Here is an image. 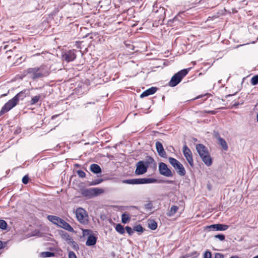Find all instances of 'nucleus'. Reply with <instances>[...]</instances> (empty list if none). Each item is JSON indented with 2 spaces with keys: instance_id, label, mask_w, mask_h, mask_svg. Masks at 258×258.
<instances>
[{
  "instance_id": "f257e3e1",
  "label": "nucleus",
  "mask_w": 258,
  "mask_h": 258,
  "mask_svg": "<svg viewBox=\"0 0 258 258\" xmlns=\"http://www.w3.org/2000/svg\"><path fill=\"white\" fill-rule=\"evenodd\" d=\"M196 150L203 162L207 166H209L211 165L212 164V159L209 154L207 148L204 145L199 144L196 145Z\"/></svg>"
},
{
  "instance_id": "f03ea898",
  "label": "nucleus",
  "mask_w": 258,
  "mask_h": 258,
  "mask_svg": "<svg viewBox=\"0 0 258 258\" xmlns=\"http://www.w3.org/2000/svg\"><path fill=\"white\" fill-rule=\"evenodd\" d=\"M26 72L27 74H32L31 78L34 80L46 77L50 73L44 66H41L39 68H29L26 71Z\"/></svg>"
},
{
  "instance_id": "7ed1b4c3",
  "label": "nucleus",
  "mask_w": 258,
  "mask_h": 258,
  "mask_svg": "<svg viewBox=\"0 0 258 258\" xmlns=\"http://www.w3.org/2000/svg\"><path fill=\"white\" fill-rule=\"evenodd\" d=\"M121 182L122 183L129 184H144L156 183L158 182V180L156 178H142L124 179Z\"/></svg>"
},
{
  "instance_id": "20e7f679",
  "label": "nucleus",
  "mask_w": 258,
  "mask_h": 258,
  "mask_svg": "<svg viewBox=\"0 0 258 258\" xmlns=\"http://www.w3.org/2000/svg\"><path fill=\"white\" fill-rule=\"evenodd\" d=\"M104 192L103 189L96 187L90 188H84L81 189V194L82 196L89 199L96 197Z\"/></svg>"
},
{
  "instance_id": "39448f33",
  "label": "nucleus",
  "mask_w": 258,
  "mask_h": 258,
  "mask_svg": "<svg viewBox=\"0 0 258 258\" xmlns=\"http://www.w3.org/2000/svg\"><path fill=\"white\" fill-rule=\"evenodd\" d=\"M189 69H183L176 73L171 78L168 83L170 87H175L182 80V79L187 74Z\"/></svg>"
},
{
  "instance_id": "423d86ee",
  "label": "nucleus",
  "mask_w": 258,
  "mask_h": 258,
  "mask_svg": "<svg viewBox=\"0 0 258 258\" xmlns=\"http://www.w3.org/2000/svg\"><path fill=\"white\" fill-rule=\"evenodd\" d=\"M169 162L176 170L178 175L183 176L186 174V170L183 165L177 159L173 157L168 158Z\"/></svg>"
},
{
  "instance_id": "0eeeda50",
  "label": "nucleus",
  "mask_w": 258,
  "mask_h": 258,
  "mask_svg": "<svg viewBox=\"0 0 258 258\" xmlns=\"http://www.w3.org/2000/svg\"><path fill=\"white\" fill-rule=\"evenodd\" d=\"M76 216L78 221L82 224H87L89 223L88 215L85 210L82 208H77Z\"/></svg>"
},
{
  "instance_id": "6e6552de",
  "label": "nucleus",
  "mask_w": 258,
  "mask_h": 258,
  "mask_svg": "<svg viewBox=\"0 0 258 258\" xmlns=\"http://www.w3.org/2000/svg\"><path fill=\"white\" fill-rule=\"evenodd\" d=\"M159 173L166 177H172L173 174L171 170L168 168L167 165L163 163L160 162L159 164Z\"/></svg>"
},
{
  "instance_id": "1a4fd4ad",
  "label": "nucleus",
  "mask_w": 258,
  "mask_h": 258,
  "mask_svg": "<svg viewBox=\"0 0 258 258\" xmlns=\"http://www.w3.org/2000/svg\"><path fill=\"white\" fill-rule=\"evenodd\" d=\"M17 104L16 99H11L7 102L2 107L0 111V116L3 115L10 110Z\"/></svg>"
},
{
  "instance_id": "9d476101",
  "label": "nucleus",
  "mask_w": 258,
  "mask_h": 258,
  "mask_svg": "<svg viewBox=\"0 0 258 258\" xmlns=\"http://www.w3.org/2000/svg\"><path fill=\"white\" fill-rule=\"evenodd\" d=\"M183 153L190 166L192 167H194L192 153L186 145H185L183 147Z\"/></svg>"
},
{
  "instance_id": "9b49d317",
  "label": "nucleus",
  "mask_w": 258,
  "mask_h": 258,
  "mask_svg": "<svg viewBox=\"0 0 258 258\" xmlns=\"http://www.w3.org/2000/svg\"><path fill=\"white\" fill-rule=\"evenodd\" d=\"M136 169L135 171L136 175H142L147 172V167L145 166L144 161H140L136 164Z\"/></svg>"
},
{
  "instance_id": "f8f14e48",
  "label": "nucleus",
  "mask_w": 258,
  "mask_h": 258,
  "mask_svg": "<svg viewBox=\"0 0 258 258\" xmlns=\"http://www.w3.org/2000/svg\"><path fill=\"white\" fill-rule=\"evenodd\" d=\"M75 51V50L73 49L69 50L62 54L61 58L62 60H66L67 62L72 61L75 60L76 58Z\"/></svg>"
},
{
  "instance_id": "ddd939ff",
  "label": "nucleus",
  "mask_w": 258,
  "mask_h": 258,
  "mask_svg": "<svg viewBox=\"0 0 258 258\" xmlns=\"http://www.w3.org/2000/svg\"><path fill=\"white\" fill-rule=\"evenodd\" d=\"M229 226L227 225L222 224H213L207 227V228L211 230L217 231H224L228 228Z\"/></svg>"
},
{
  "instance_id": "4468645a",
  "label": "nucleus",
  "mask_w": 258,
  "mask_h": 258,
  "mask_svg": "<svg viewBox=\"0 0 258 258\" xmlns=\"http://www.w3.org/2000/svg\"><path fill=\"white\" fill-rule=\"evenodd\" d=\"M145 166L147 167V169H148L149 167L151 168L156 169L157 166V164L153 158L151 156H147L146 159L145 161H144Z\"/></svg>"
},
{
  "instance_id": "2eb2a0df",
  "label": "nucleus",
  "mask_w": 258,
  "mask_h": 258,
  "mask_svg": "<svg viewBox=\"0 0 258 258\" xmlns=\"http://www.w3.org/2000/svg\"><path fill=\"white\" fill-rule=\"evenodd\" d=\"M145 166L147 167V169H148L149 167L151 168L156 169L157 166V164L153 158L151 156H147L146 159L145 161H144Z\"/></svg>"
},
{
  "instance_id": "dca6fc26",
  "label": "nucleus",
  "mask_w": 258,
  "mask_h": 258,
  "mask_svg": "<svg viewBox=\"0 0 258 258\" xmlns=\"http://www.w3.org/2000/svg\"><path fill=\"white\" fill-rule=\"evenodd\" d=\"M156 148L159 155L163 158L167 157V154L165 151L163 145L160 142H157L156 143Z\"/></svg>"
},
{
  "instance_id": "f3484780",
  "label": "nucleus",
  "mask_w": 258,
  "mask_h": 258,
  "mask_svg": "<svg viewBox=\"0 0 258 258\" xmlns=\"http://www.w3.org/2000/svg\"><path fill=\"white\" fill-rule=\"evenodd\" d=\"M57 226L61 227L69 232H74L73 227L64 220L61 218Z\"/></svg>"
},
{
  "instance_id": "a211bd4d",
  "label": "nucleus",
  "mask_w": 258,
  "mask_h": 258,
  "mask_svg": "<svg viewBox=\"0 0 258 258\" xmlns=\"http://www.w3.org/2000/svg\"><path fill=\"white\" fill-rule=\"evenodd\" d=\"M157 88L155 87H152L144 91L140 95L141 98H143L145 97H147L149 95H152L154 94L156 91L157 90Z\"/></svg>"
},
{
  "instance_id": "6ab92c4d",
  "label": "nucleus",
  "mask_w": 258,
  "mask_h": 258,
  "mask_svg": "<svg viewBox=\"0 0 258 258\" xmlns=\"http://www.w3.org/2000/svg\"><path fill=\"white\" fill-rule=\"evenodd\" d=\"M97 237L93 235L88 236L86 244L87 246H93L96 243Z\"/></svg>"
},
{
  "instance_id": "aec40b11",
  "label": "nucleus",
  "mask_w": 258,
  "mask_h": 258,
  "mask_svg": "<svg viewBox=\"0 0 258 258\" xmlns=\"http://www.w3.org/2000/svg\"><path fill=\"white\" fill-rule=\"evenodd\" d=\"M47 218L49 221L57 226L58 225L59 221L61 219L60 217L53 215H48Z\"/></svg>"
},
{
  "instance_id": "412c9836",
  "label": "nucleus",
  "mask_w": 258,
  "mask_h": 258,
  "mask_svg": "<svg viewBox=\"0 0 258 258\" xmlns=\"http://www.w3.org/2000/svg\"><path fill=\"white\" fill-rule=\"evenodd\" d=\"M90 169L91 171V172L95 174L100 173L102 171L100 167L98 164H91L90 165Z\"/></svg>"
},
{
  "instance_id": "4be33fe9",
  "label": "nucleus",
  "mask_w": 258,
  "mask_h": 258,
  "mask_svg": "<svg viewBox=\"0 0 258 258\" xmlns=\"http://www.w3.org/2000/svg\"><path fill=\"white\" fill-rule=\"evenodd\" d=\"M26 90H24L18 93L16 95H15L13 98L16 99V102L18 104L19 99H23L26 97Z\"/></svg>"
},
{
  "instance_id": "5701e85b",
  "label": "nucleus",
  "mask_w": 258,
  "mask_h": 258,
  "mask_svg": "<svg viewBox=\"0 0 258 258\" xmlns=\"http://www.w3.org/2000/svg\"><path fill=\"white\" fill-rule=\"evenodd\" d=\"M218 142L219 144L221 146L224 150L227 151L228 150V146L226 142L224 139L221 138L220 137H218Z\"/></svg>"
},
{
  "instance_id": "b1692460",
  "label": "nucleus",
  "mask_w": 258,
  "mask_h": 258,
  "mask_svg": "<svg viewBox=\"0 0 258 258\" xmlns=\"http://www.w3.org/2000/svg\"><path fill=\"white\" fill-rule=\"evenodd\" d=\"M115 230L116 231L118 232L120 234H123L125 233V228L123 227V226L120 224H116L115 226Z\"/></svg>"
},
{
  "instance_id": "393cba45",
  "label": "nucleus",
  "mask_w": 258,
  "mask_h": 258,
  "mask_svg": "<svg viewBox=\"0 0 258 258\" xmlns=\"http://www.w3.org/2000/svg\"><path fill=\"white\" fill-rule=\"evenodd\" d=\"M148 227L152 230H155L157 227V223L154 220L148 221Z\"/></svg>"
},
{
  "instance_id": "a878e982",
  "label": "nucleus",
  "mask_w": 258,
  "mask_h": 258,
  "mask_svg": "<svg viewBox=\"0 0 258 258\" xmlns=\"http://www.w3.org/2000/svg\"><path fill=\"white\" fill-rule=\"evenodd\" d=\"M131 219L129 215L126 213H123L121 215V222L123 224L126 223Z\"/></svg>"
},
{
  "instance_id": "bb28decb",
  "label": "nucleus",
  "mask_w": 258,
  "mask_h": 258,
  "mask_svg": "<svg viewBox=\"0 0 258 258\" xmlns=\"http://www.w3.org/2000/svg\"><path fill=\"white\" fill-rule=\"evenodd\" d=\"M134 230L139 233V234L143 233L145 229L141 224H138L135 226L134 227Z\"/></svg>"
},
{
  "instance_id": "cd10ccee",
  "label": "nucleus",
  "mask_w": 258,
  "mask_h": 258,
  "mask_svg": "<svg viewBox=\"0 0 258 258\" xmlns=\"http://www.w3.org/2000/svg\"><path fill=\"white\" fill-rule=\"evenodd\" d=\"M41 98V95H39L37 96H34L32 98L31 100L30 101V104L31 105H34L38 102L39 100Z\"/></svg>"
},
{
  "instance_id": "c85d7f7f",
  "label": "nucleus",
  "mask_w": 258,
  "mask_h": 258,
  "mask_svg": "<svg viewBox=\"0 0 258 258\" xmlns=\"http://www.w3.org/2000/svg\"><path fill=\"white\" fill-rule=\"evenodd\" d=\"M41 255L43 257H50L54 256L55 255V253L52 252L45 251L41 252Z\"/></svg>"
},
{
  "instance_id": "c756f323",
  "label": "nucleus",
  "mask_w": 258,
  "mask_h": 258,
  "mask_svg": "<svg viewBox=\"0 0 258 258\" xmlns=\"http://www.w3.org/2000/svg\"><path fill=\"white\" fill-rule=\"evenodd\" d=\"M178 207L177 206H172L168 214V216L173 215L178 210Z\"/></svg>"
},
{
  "instance_id": "7c9ffc66",
  "label": "nucleus",
  "mask_w": 258,
  "mask_h": 258,
  "mask_svg": "<svg viewBox=\"0 0 258 258\" xmlns=\"http://www.w3.org/2000/svg\"><path fill=\"white\" fill-rule=\"evenodd\" d=\"M103 181V179L102 178H97L95 180H92L91 182H90L89 184V185H97L101 182H102Z\"/></svg>"
},
{
  "instance_id": "2f4dec72",
  "label": "nucleus",
  "mask_w": 258,
  "mask_h": 258,
  "mask_svg": "<svg viewBox=\"0 0 258 258\" xmlns=\"http://www.w3.org/2000/svg\"><path fill=\"white\" fill-rule=\"evenodd\" d=\"M251 84L253 85H256L258 84V75L254 76L250 80Z\"/></svg>"
},
{
  "instance_id": "473e14b6",
  "label": "nucleus",
  "mask_w": 258,
  "mask_h": 258,
  "mask_svg": "<svg viewBox=\"0 0 258 258\" xmlns=\"http://www.w3.org/2000/svg\"><path fill=\"white\" fill-rule=\"evenodd\" d=\"M7 227V222L4 220H0V229L5 230L6 229Z\"/></svg>"
},
{
  "instance_id": "72a5a7b5",
  "label": "nucleus",
  "mask_w": 258,
  "mask_h": 258,
  "mask_svg": "<svg viewBox=\"0 0 258 258\" xmlns=\"http://www.w3.org/2000/svg\"><path fill=\"white\" fill-rule=\"evenodd\" d=\"M125 229L130 236H131L133 234L134 231V228L132 229L131 227L127 226L125 227Z\"/></svg>"
},
{
  "instance_id": "f704fd0d",
  "label": "nucleus",
  "mask_w": 258,
  "mask_h": 258,
  "mask_svg": "<svg viewBox=\"0 0 258 258\" xmlns=\"http://www.w3.org/2000/svg\"><path fill=\"white\" fill-rule=\"evenodd\" d=\"M214 237L216 238L219 239L221 241H223L224 240H225V235L222 234L215 235Z\"/></svg>"
},
{
  "instance_id": "c9c22d12",
  "label": "nucleus",
  "mask_w": 258,
  "mask_h": 258,
  "mask_svg": "<svg viewBox=\"0 0 258 258\" xmlns=\"http://www.w3.org/2000/svg\"><path fill=\"white\" fill-rule=\"evenodd\" d=\"M144 207H145V209L149 210H152V209L153 208V204H152V202L151 201H150L148 203L144 205Z\"/></svg>"
},
{
  "instance_id": "e433bc0d",
  "label": "nucleus",
  "mask_w": 258,
  "mask_h": 258,
  "mask_svg": "<svg viewBox=\"0 0 258 258\" xmlns=\"http://www.w3.org/2000/svg\"><path fill=\"white\" fill-rule=\"evenodd\" d=\"M77 173L80 177L84 178L86 176V173L82 170H77Z\"/></svg>"
},
{
  "instance_id": "4c0bfd02",
  "label": "nucleus",
  "mask_w": 258,
  "mask_h": 258,
  "mask_svg": "<svg viewBox=\"0 0 258 258\" xmlns=\"http://www.w3.org/2000/svg\"><path fill=\"white\" fill-rule=\"evenodd\" d=\"M92 231L90 229H84L83 230V234L84 236L92 235Z\"/></svg>"
},
{
  "instance_id": "58836bf2",
  "label": "nucleus",
  "mask_w": 258,
  "mask_h": 258,
  "mask_svg": "<svg viewBox=\"0 0 258 258\" xmlns=\"http://www.w3.org/2000/svg\"><path fill=\"white\" fill-rule=\"evenodd\" d=\"M212 253L210 251L207 250L204 254V258H211Z\"/></svg>"
},
{
  "instance_id": "ea45409f",
  "label": "nucleus",
  "mask_w": 258,
  "mask_h": 258,
  "mask_svg": "<svg viewBox=\"0 0 258 258\" xmlns=\"http://www.w3.org/2000/svg\"><path fill=\"white\" fill-rule=\"evenodd\" d=\"M29 179L28 175H25L22 178V182L25 184H27L29 181Z\"/></svg>"
},
{
  "instance_id": "a19ab883",
  "label": "nucleus",
  "mask_w": 258,
  "mask_h": 258,
  "mask_svg": "<svg viewBox=\"0 0 258 258\" xmlns=\"http://www.w3.org/2000/svg\"><path fill=\"white\" fill-rule=\"evenodd\" d=\"M74 250H78L79 248L78 244L75 241H73V242L71 244Z\"/></svg>"
},
{
  "instance_id": "79ce46f5",
  "label": "nucleus",
  "mask_w": 258,
  "mask_h": 258,
  "mask_svg": "<svg viewBox=\"0 0 258 258\" xmlns=\"http://www.w3.org/2000/svg\"><path fill=\"white\" fill-rule=\"evenodd\" d=\"M70 236V235L67 232H64L61 234V237L66 241L68 239Z\"/></svg>"
},
{
  "instance_id": "37998d69",
  "label": "nucleus",
  "mask_w": 258,
  "mask_h": 258,
  "mask_svg": "<svg viewBox=\"0 0 258 258\" xmlns=\"http://www.w3.org/2000/svg\"><path fill=\"white\" fill-rule=\"evenodd\" d=\"M69 258H77L76 254L72 251L69 252Z\"/></svg>"
},
{
  "instance_id": "c03bdc74",
  "label": "nucleus",
  "mask_w": 258,
  "mask_h": 258,
  "mask_svg": "<svg viewBox=\"0 0 258 258\" xmlns=\"http://www.w3.org/2000/svg\"><path fill=\"white\" fill-rule=\"evenodd\" d=\"M224 256L222 253H216L215 254L214 258H224Z\"/></svg>"
},
{
  "instance_id": "a18cd8bd",
  "label": "nucleus",
  "mask_w": 258,
  "mask_h": 258,
  "mask_svg": "<svg viewBox=\"0 0 258 258\" xmlns=\"http://www.w3.org/2000/svg\"><path fill=\"white\" fill-rule=\"evenodd\" d=\"M74 241V240L71 236H70V237L68 238V239L67 240L68 243L70 244H71Z\"/></svg>"
},
{
  "instance_id": "49530a36",
  "label": "nucleus",
  "mask_w": 258,
  "mask_h": 258,
  "mask_svg": "<svg viewBox=\"0 0 258 258\" xmlns=\"http://www.w3.org/2000/svg\"><path fill=\"white\" fill-rule=\"evenodd\" d=\"M205 112L207 113H210L211 114H215L216 112L214 110H209V111H205Z\"/></svg>"
},
{
  "instance_id": "de8ad7c7",
  "label": "nucleus",
  "mask_w": 258,
  "mask_h": 258,
  "mask_svg": "<svg viewBox=\"0 0 258 258\" xmlns=\"http://www.w3.org/2000/svg\"><path fill=\"white\" fill-rule=\"evenodd\" d=\"M215 137L218 140V137H220L219 134L218 132L214 133Z\"/></svg>"
},
{
  "instance_id": "09e8293b",
  "label": "nucleus",
  "mask_w": 258,
  "mask_h": 258,
  "mask_svg": "<svg viewBox=\"0 0 258 258\" xmlns=\"http://www.w3.org/2000/svg\"><path fill=\"white\" fill-rule=\"evenodd\" d=\"M165 183H173V181L172 180H166L165 181H163Z\"/></svg>"
},
{
  "instance_id": "8fccbe9b",
  "label": "nucleus",
  "mask_w": 258,
  "mask_h": 258,
  "mask_svg": "<svg viewBox=\"0 0 258 258\" xmlns=\"http://www.w3.org/2000/svg\"><path fill=\"white\" fill-rule=\"evenodd\" d=\"M159 11H161V12H163V14H165V9H164V8H161H161H160V9H159Z\"/></svg>"
},
{
  "instance_id": "3c124183",
  "label": "nucleus",
  "mask_w": 258,
  "mask_h": 258,
  "mask_svg": "<svg viewBox=\"0 0 258 258\" xmlns=\"http://www.w3.org/2000/svg\"><path fill=\"white\" fill-rule=\"evenodd\" d=\"M4 247L3 245V242L2 241L0 240V249L3 248Z\"/></svg>"
},
{
  "instance_id": "603ef678",
  "label": "nucleus",
  "mask_w": 258,
  "mask_h": 258,
  "mask_svg": "<svg viewBox=\"0 0 258 258\" xmlns=\"http://www.w3.org/2000/svg\"><path fill=\"white\" fill-rule=\"evenodd\" d=\"M239 104H240V103H235L233 105V106H235V107H236V106H238Z\"/></svg>"
},
{
  "instance_id": "864d4df0",
  "label": "nucleus",
  "mask_w": 258,
  "mask_h": 258,
  "mask_svg": "<svg viewBox=\"0 0 258 258\" xmlns=\"http://www.w3.org/2000/svg\"><path fill=\"white\" fill-rule=\"evenodd\" d=\"M89 104H94V102H88V103H87L86 104H85V107H87V105Z\"/></svg>"
},
{
  "instance_id": "5fc2aeb1",
  "label": "nucleus",
  "mask_w": 258,
  "mask_h": 258,
  "mask_svg": "<svg viewBox=\"0 0 258 258\" xmlns=\"http://www.w3.org/2000/svg\"><path fill=\"white\" fill-rule=\"evenodd\" d=\"M230 258H239V257L237 255L232 256Z\"/></svg>"
},
{
  "instance_id": "6e6d98bb",
  "label": "nucleus",
  "mask_w": 258,
  "mask_h": 258,
  "mask_svg": "<svg viewBox=\"0 0 258 258\" xmlns=\"http://www.w3.org/2000/svg\"><path fill=\"white\" fill-rule=\"evenodd\" d=\"M6 95H7V94H4L2 95L1 96V97H3L5 96H6Z\"/></svg>"
},
{
  "instance_id": "4d7b16f0",
  "label": "nucleus",
  "mask_w": 258,
  "mask_h": 258,
  "mask_svg": "<svg viewBox=\"0 0 258 258\" xmlns=\"http://www.w3.org/2000/svg\"><path fill=\"white\" fill-rule=\"evenodd\" d=\"M256 119H257V121L258 122V112H257V114L256 115Z\"/></svg>"
},
{
  "instance_id": "13d9d810",
  "label": "nucleus",
  "mask_w": 258,
  "mask_h": 258,
  "mask_svg": "<svg viewBox=\"0 0 258 258\" xmlns=\"http://www.w3.org/2000/svg\"><path fill=\"white\" fill-rule=\"evenodd\" d=\"M202 96H199L197 97L196 98V99L199 98H200V97H202Z\"/></svg>"
},
{
  "instance_id": "bf43d9fd",
  "label": "nucleus",
  "mask_w": 258,
  "mask_h": 258,
  "mask_svg": "<svg viewBox=\"0 0 258 258\" xmlns=\"http://www.w3.org/2000/svg\"><path fill=\"white\" fill-rule=\"evenodd\" d=\"M193 140L195 141H197V139L196 138H194Z\"/></svg>"
},
{
  "instance_id": "052dcab7",
  "label": "nucleus",
  "mask_w": 258,
  "mask_h": 258,
  "mask_svg": "<svg viewBox=\"0 0 258 258\" xmlns=\"http://www.w3.org/2000/svg\"><path fill=\"white\" fill-rule=\"evenodd\" d=\"M75 166H77V167H79V164H76L75 165Z\"/></svg>"
},
{
  "instance_id": "680f3d73",
  "label": "nucleus",
  "mask_w": 258,
  "mask_h": 258,
  "mask_svg": "<svg viewBox=\"0 0 258 258\" xmlns=\"http://www.w3.org/2000/svg\"><path fill=\"white\" fill-rule=\"evenodd\" d=\"M54 117H55V116H54V115H53V116H52V119H53V118H54Z\"/></svg>"
},
{
  "instance_id": "e2e57ef3",
  "label": "nucleus",
  "mask_w": 258,
  "mask_h": 258,
  "mask_svg": "<svg viewBox=\"0 0 258 258\" xmlns=\"http://www.w3.org/2000/svg\"><path fill=\"white\" fill-rule=\"evenodd\" d=\"M164 98H165V97H164V96H163V97H162V99H163V100H164Z\"/></svg>"
}]
</instances>
